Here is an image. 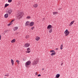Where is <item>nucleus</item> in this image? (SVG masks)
<instances>
[{
	"mask_svg": "<svg viewBox=\"0 0 78 78\" xmlns=\"http://www.w3.org/2000/svg\"><path fill=\"white\" fill-rule=\"evenodd\" d=\"M27 19H31V17L30 16H28L27 17Z\"/></svg>",
	"mask_w": 78,
	"mask_h": 78,
	"instance_id": "4be33fe9",
	"label": "nucleus"
},
{
	"mask_svg": "<svg viewBox=\"0 0 78 78\" xmlns=\"http://www.w3.org/2000/svg\"><path fill=\"white\" fill-rule=\"evenodd\" d=\"M56 55V52H52L51 54V55L52 56H53V55Z\"/></svg>",
	"mask_w": 78,
	"mask_h": 78,
	"instance_id": "dca6fc26",
	"label": "nucleus"
},
{
	"mask_svg": "<svg viewBox=\"0 0 78 78\" xmlns=\"http://www.w3.org/2000/svg\"><path fill=\"white\" fill-rule=\"evenodd\" d=\"M17 29H18V27H16L13 28V30L14 31H16L17 30Z\"/></svg>",
	"mask_w": 78,
	"mask_h": 78,
	"instance_id": "f8f14e48",
	"label": "nucleus"
},
{
	"mask_svg": "<svg viewBox=\"0 0 78 78\" xmlns=\"http://www.w3.org/2000/svg\"><path fill=\"white\" fill-rule=\"evenodd\" d=\"M64 33L65 34V36H68V35L70 34V32L68 31V30L66 29L64 32Z\"/></svg>",
	"mask_w": 78,
	"mask_h": 78,
	"instance_id": "7ed1b4c3",
	"label": "nucleus"
},
{
	"mask_svg": "<svg viewBox=\"0 0 78 78\" xmlns=\"http://www.w3.org/2000/svg\"><path fill=\"white\" fill-rule=\"evenodd\" d=\"M16 62H17V63H19V62H20V61L18 60H17L16 61Z\"/></svg>",
	"mask_w": 78,
	"mask_h": 78,
	"instance_id": "c756f323",
	"label": "nucleus"
},
{
	"mask_svg": "<svg viewBox=\"0 0 78 78\" xmlns=\"http://www.w3.org/2000/svg\"><path fill=\"white\" fill-rule=\"evenodd\" d=\"M30 48H28L27 49V51H30Z\"/></svg>",
	"mask_w": 78,
	"mask_h": 78,
	"instance_id": "b1692460",
	"label": "nucleus"
},
{
	"mask_svg": "<svg viewBox=\"0 0 78 78\" xmlns=\"http://www.w3.org/2000/svg\"><path fill=\"white\" fill-rule=\"evenodd\" d=\"M2 37V36H1V35H0V40H1V37Z\"/></svg>",
	"mask_w": 78,
	"mask_h": 78,
	"instance_id": "c9c22d12",
	"label": "nucleus"
},
{
	"mask_svg": "<svg viewBox=\"0 0 78 78\" xmlns=\"http://www.w3.org/2000/svg\"><path fill=\"white\" fill-rule=\"evenodd\" d=\"M29 22L27 21L25 23V25H26V26H28L29 25Z\"/></svg>",
	"mask_w": 78,
	"mask_h": 78,
	"instance_id": "4468645a",
	"label": "nucleus"
},
{
	"mask_svg": "<svg viewBox=\"0 0 78 78\" xmlns=\"http://www.w3.org/2000/svg\"><path fill=\"white\" fill-rule=\"evenodd\" d=\"M38 6V5L37 4H35L33 5V6L34 7V8H37Z\"/></svg>",
	"mask_w": 78,
	"mask_h": 78,
	"instance_id": "2eb2a0df",
	"label": "nucleus"
},
{
	"mask_svg": "<svg viewBox=\"0 0 78 78\" xmlns=\"http://www.w3.org/2000/svg\"><path fill=\"white\" fill-rule=\"evenodd\" d=\"M63 45L62 44L61 45V47H60L61 50H62V48H63Z\"/></svg>",
	"mask_w": 78,
	"mask_h": 78,
	"instance_id": "aec40b11",
	"label": "nucleus"
},
{
	"mask_svg": "<svg viewBox=\"0 0 78 78\" xmlns=\"http://www.w3.org/2000/svg\"><path fill=\"white\" fill-rule=\"evenodd\" d=\"M41 76V75L40 74L38 75V76Z\"/></svg>",
	"mask_w": 78,
	"mask_h": 78,
	"instance_id": "473e14b6",
	"label": "nucleus"
},
{
	"mask_svg": "<svg viewBox=\"0 0 78 78\" xmlns=\"http://www.w3.org/2000/svg\"><path fill=\"white\" fill-rule=\"evenodd\" d=\"M12 2V0H8V2L9 3H11Z\"/></svg>",
	"mask_w": 78,
	"mask_h": 78,
	"instance_id": "393cba45",
	"label": "nucleus"
},
{
	"mask_svg": "<svg viewBox=\"0 0 78 78\" xmlns=\"http://www.w3.org/2000/svg\"><path fill=\"white\" fill-rule=\"evenodd\" d=\"M35 39L36 41H39L40 39V37H36Z\"/></svg>",
	"mask_w": 78,
	"mask_h": 78,
	"instance_id": "ddd939ff",
	"label": "nucleus"
},
{
	"mask_svg": "<svg viewBox=\"0 0 78 78\" xmlns=\"http://www.w3.org/2000/svg\"><path fill=\"white\" fill-rule=\"evenodd\" d=\"M20 62H18V63H18V64H20V63H19Z\"/></svg>",
	"mask_w": 78,
	"mask_h": 78,
	"instance_id": "79ce46f5",
	"label": "nucleus"
},
{
	"mask_svg": "<svg viewBox=\"0 0 78 78\" xmlns=\"http://www.w3.org/2000/svg\"><path fill=\"white\" fill-rule=\"evenodd\" d=\"M74 22H75V21H74V20L72 21V22H71L70 23V24H69V26H72V25H73V23H74Z\"/></svg>",
	"mask_w": 78,
	"mask_h": 78,
	"instance_id": "6e6552de",
	"label": "nucleus"
},
{
	"mask_svg": "<svg viewBox=\"0 0 78 78\" xmlns=\"http://www.w3.org/2000/svg\"><path fill=\"white\" fill-rule=\"evenodd\" d=\"M44 68H42V70H44Z\"/></svg>",
	"mask_w": 78,
	"mask_h": 78,
	"instance_id": "ea45409f",
	"label": "nucleus"
},
{
	"mask_svg": "<svg viewBox=\"0 0 78 78\" xmlns=\"http://www.w3.org/2000/svg\"><path fill=\"white\" fill-rule=\"evenodd\" d=\"M34 28V27L33 26L31 28V30H33Z\"/></svg>",
	"mask_w": 78,
	"mask_h": 78,
	"instance_id": "c85d7f7f",
	"label": "nucleus"
},
{
	"mask_svg": "<svg viewBox=\"0 0 78 78\" xmlns=\"http://www.w3.org/2000/svg\"><path fill=\"white\" fill-rule=\"evenodd\" d=\"M52 27V26H51V25H49L47 27V29H49L50 28H51Z\"/></svg>",
	"mask_w": 78,
	"mask_h": 78,
	"instance_id": "9b49d317",
	"label": "nucleus"
},
{
	"mask_svg": "<svg viewBox=\"0 0 78 78\" xmlns=\"http://www.w3.org/2000/svg\"><path fill=\"white\" fill-rule=\"evenodd\" d=\"M57 13H58L57 12H53V14L55 15V14H56Z\"/></svg>",
	"mask_w": 78,
	"mask_h": 78,
	"instance_id": "a878e982",
	"label": "nucleus"
},
{
	"mask_svg": "<svg viewBox=\"0 0 78 78\" xmlns=\"http://www.w3.org/2000/svg\"><path fill=\"white\" fill-rule=\"evenodd\" d=\"M23 61H26V59H25V60L24 59H23Z\"/></svg>",
	"mask_w": 78,
	"mask_h": 78,
	"instance_id": "58836bf2",
	"label": "nucleus"
},
{
	"mask_svg": "<svg viewBox=\"0 0 78 78\" xmlns=\"http://www.w3.org/2000/svg\"><path fill=\"white\" fill-rule=\"evenodd\" d=\"M22 16H23V14H22V13H19L17 15V19H21V18L22 17Z\"/></svg>",
	"mask_w": 78,
	"mask_h": 78,
	"instance_id": "f03ea898",
	"label": "nucleus"
},
{
	"mask_svg": "<svg viewBox=\"0 0 78 78\" xmlns=\"http://www.w3.org/2000/svg\"><path fill=\"white\" fill-rule=\"evenodd\" d=\"M11 62L12 64V66H13V65H14V60H13L12 59H11Z\"/></svg>",
	"mask_w": 78,
	"mask_h": 78,
	"instance_id": "f3484780",
	"label": "nucleus"
},
{
	"mask_svg": "<svg viewBox=\"0 0 78 78\" xmlns=\"http://www.w3.org/2000/svg\"><path fill=\"white\" fill-rule=\"evenodd\" d=\"M9 4L6 3L5 4V7H7V6H9Z\"/></svg>",
	"mask_w": 78,
	"mask_h": 78,
	"instance_id": "6ab92c4d",
	"label": "nucleus"
},
{
	"mask_svg": "<svg viewBox=\"0 0 78 78\" xmlns=\"http://www.w3.org/2000/svg\"><path fill=\"white\" fill-rule=\"evenodd\" d=\"M9 76V75H5V76Z\"/></svg>",
	"mask_w": 78,
	"mask_h": 78,
	"instance_id": "72a5a7b5",
	"label": "nucleus"
},
{
	"mask_svg": "<svg viewBox=\"0 0 78 78\" xmlns=\"http://www.w3.org/2000/svg\"><path fill=\"white\" fill-rule=\"evenodd\" d=\"M35 75H37V73H35Z\"/></svg>",
	"mask_w": 78,
	"mask_h": 78,
	"instance_id": "f704fd0d",
	"label": "nucleus"
},
{
	"mask_svg": "<svg viewBox=\"0 0 78 78\" xmlns=\"http://www.w3.org/2000/svg\"><path fill=\"white\" fill-rule=\"evenodd\" d=\"M34 22H31L29 24V25L30 26V27H32V26L34 25Z\"/></svg>",
	"mask_w": 78,
	"mask_h": 78,
	"instance_id": "423d86ee",
	"label": "nucleus"
},
{
	"mask_svg": "<svg viewBox=\"0 0 78 78\" xmlns=\"http://www.w3.org/2000/svg\"><path fill=\"white\" fill-rule=\"evenodd\" d=\"M56 50H58V48H56Z\"/></svg>",
	"mask_w": 78,
	"mask_h": 78,
	"instance_id": "a19ab883",
	"label": "nucleus"
},
{
	"mask_svg": "<svg viewBox=\"0 0 78 78\" xmlns=\"http://www.w3.org/2000/svg\"><path fill=\"white\" fill-rule=\"evenodd\" d=\"M14 20H12L10 22L11 24H12V22H14Z\"/></svg>",
	"mask_w": 78,
	"mask_h": 78,
	"instance_id": "5701e85b",
	"label": "nucleus"
},
{
	"mask_svg": "<svg viewBox=\"0 0 78 78\" xmlns=\"http://www.w3.org/2000/svg\"><path fill=\"white\" fill-rule=\"evenodd\" d=\"M55 51L54 50H51L50 51V52H51L52 53H53V52H55Z\"/></svg>",
	"mask_w": 78,
	"mask_h": 78,
	"instance_id": "bb28decb",
	"label": "nucleus"
},
{
	"mask_svg": "<svg viewBox=\"0 0 78 78\" xmlns=\"http://www.w3.org/2000/svg\"><path fill=\"white\" fill-rule=\"evenodd\" d=\"M49 33H51L52 32V29H51L49 31Z\"/></svg>",
	"mask_w": 78,
	"mask_h": 78,
	"instance_id": "412c9836",
	"label": "nucleus"
},
{
	"mask_svg": "<svg viewBox=\"0 0 78 78\" xmlns=\"http://www.w3.org/2000/svg\"><path fill=\"white\" fill-rule=\"evenodd\" d=\"M62 64H63V62H62V63L61 64V66H62Z\"/></svg>",
	"mask_w": 78,
	"mask_h": 78,
	"instance_id": "4c0bfd02",
	"label": "nucleus"
},
{
	"mask_svg": "<svg viewBox=\"0 0 78 78\" xmlns=\"http://www.w3.org/2000/svg\"><path fill=\"white\" fill-rule=\"evenodd\" d=\"M12 12V10L10 9L7 11V13L8 14H10Z\"/></svg>",
	"mask_w": 78,
	"mask_h": 78,
	"instance_id": "39448f33",
	"label": "nucleus"
},
{
	"mask_svg": "<svg viewBox=\"0 0 78 78\" xmlns=\"http://www.w3.org/2000/svg\"><path fill=\"white\" fill-rule=\"evenodd\" d=\"M4 17L5 18H8V13L5 14L4 15Z\"/></svg>",
	"mask_w": 78,
	"mask_h": 78,
	"instance_id": "1a4fd4ad",
	"label": "nucleus"
},
{
	"mask_svg": "<svg viewBox=\"0 0 78 78\" xmlns=\"http://www.w3.org/2000/svg\"><path fill=\"white\" fill-rule=\"evenodd\" d=\"M25 47H28L30 46V44L27 43L25 44L24 45Z\"/></svg>",
	"mask_w": 78,
	"mask_h": 78,
	"instance_id": "0eeeda50",
	"label": "nucleus"
},
{
	"mask_svg": "<svg viewBox=\"0 0 78 78\" xmlns=\"http://www.w3.org/2000/svg\"><path fill=\"white\" fill-rule=\"evenodd\" d=\"M7 31H8V30H5V31H4V32H5V33H6V32H7Z\"/></svg>",
	"mask_w": 78,
	"mask_h": 78,
	"instance_id": "e433bc0d",
	"label": "nucleus"
},
{
	"mask_svg": "<svg viewBox=\"0 0 78 78\" xmlns=\"http://www.w3.org/2000/svg\"><path fill=\"white\" fill-rule=\"evenodd\" d=\"M38 61V60L37 59H35L33 62V65H36L37 64V63Z\"/></svg>",
	"mask_w": 78,
	"mask_h": 78,
	"instance_id": "20e7f679",
	"label": "nucleus"
},
{
	"mask_svg": "<svg viewBox=\"0 0 78 78\" xmlns=\"http://www.w3.org/2000/svg\"><path fill=\"white\" fill-rule=\"evenodd\" d=\"M60 76V74H57L56 75V76H55L56 78H59Z\"/></svg>",
	"mask_w": 78,
	"mask_h": 78,
	"instance_id": "9d476101",
	"label": "nucleus"
},
{
	"mask_svg": "<svg viewBox=\"0 0 78 78\" xmlns=\"http://www.w3.org/2000/svg\"><path fill=\"white\" fill-rule=\"evenodd\" d=\"M16 42V39H14L11 41V42H12V43H14V42Z\"/></svg>",
	"mask_w": 78,
	"mask_h": 78,
	"instance_id": "a211bd4d",
	"label": "nucleus"
},
{
	"mask_svg": "<svg viewBox=\"0 0 78 78\" xmlns=\"http://www.w3.org/2000/svg\"><path fill=\"white\" fill-rule=\"evenodd\" d=\"M31 62L30 61H27L25 64V66L26 67H27V68H29L30 67V66H30L31 64Z\"/></svg>",
	"mask_w": 78,
	"mask_h": 78,
	"instance_id": "f257e3e1",
	"label": "nucleus"
},
{
	"mask_svg": "<svg viewBox=\"0 0 78 78\" xmlns=\"http://www.w3.org/2000/svg\"><path fill=\"white\" fill-rule=\"evenodd\" d=\"M26 53H30V51H26Z\"/></svg>",
	"mask_w": 78,
	"mask_h": 78,
	"instance_id": "7c9ffc66",
	"label": "nucleus"
},
{
	"mask_svg": "<svg viewBox=\"0 0 78 78\" xmlns=\"http://www.w3.org/2000/svg\"><path fill=\"white\" fill-rule=\"evenodd\" d=\"M10 25H11V23L8 24V26H10Z\"/></svg>",
	"mask_w": 78,
	"mask_h": 78,
	"instance_id": "2f4dec72",
	"label": "nucleus"
},
{
	"mask_svg": "<svg viewBox=\"0 0 78 78\" xmlns=\"http://www.w3.org/2000/svg\"><path fill=\"white\" fill-rule=\"evenodd\" d=\"M26 38H27V39L28 38V37H29V35H27L26 36Z\"/></svg>",
	"mask_w": 78,
	"mask_h": 78,
	"instance_id": "cd10ccee",
	"label": "nucleus"
}]
</instances>
